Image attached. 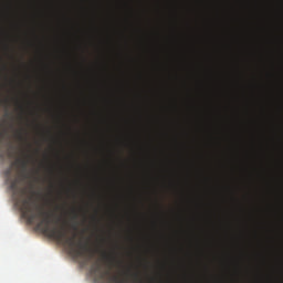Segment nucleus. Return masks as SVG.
Returning <instances> with one entry per match:
<instances>
[{"mask_svg":"<svg viewBox=\"0 0 283 283\" xmlns=\"http://www.w3.org/2000/svg\"><path fill=\"white\" fill-rule=\"evenodd\" d=\"M34 206V201H32L31 197L21 199L22 214L27 217L28 221L33 222L35 219H40L38 228L49 234V237L56 239V242H61V244L67 247L74 258H85L86 260L93 258V252L88 243H83V241H77L76 243V232L69 237L65 226H61V228L56 226L52 227L53 212H48V210H44L41 206H35V211Z\"/></svg>","mask_w":283,"mask_h":283,"instance_id":"f257e3e1","label":"nucleus"},{"mask_svg":"<svg viewBox=\"0 0 283 283\" xmlns=\"http://www.w3.org/2000/svg\"><path fill=\"white\" fill-rule=\"evenodd\" d=\"M30 159H33L32 155H27V157L24 159H17V161H15V164H18L20 166V169L24 177H27L25 172H27V168H28V164H29Z\"/></svg>","mask_w":283,"mask_h":283,"instance_id":"f03ea898","label":"nucleus"},{"mask_svg":"<svg viewBox=\"0 0 283 283\" xmlns=\"http://www.w3.org/2000/svg\"><path fill=\"white\" fill-rule=\"evenodd\" d=\"M92 273H94L96 280H99V281L105 280L106 275H108V273L102 272L101 264H95L94 266H92Z\"/></svg>","mask_w":283,"mask_h":283,"instance_id":"7ed1b4c3","label":"nucleus"},{"mask_svg":"<svg viewBox=\"0 0 283 283\" xmlns=\"http://www.w3.org/2000/svg\"><path fill=\"white\" fill-rule=\"evenodd\" d=\"M17 138H18L20 142H25V143H28L27 137H24L23 130H19V132L17 133Z\"/></svg>","mask_w":283,"mask_h":283,"instance_id":"20e7f679","label":"nucleus"},{"mask_svg":"<svg viewBox=\"0 0 283 283\" xmlns=\"http://www.w3.org/2000/svg\"><path fill=\"white\" fill-rule=\"evenodd\" d=\"M104 258L106 259V260H108V262H111L112 264L114 263V262H116V255L114 254V255H107L106 254V252L104 253Z\"/></svg>","mask_w":283,"mask_h":283,"instance_id":"39448f33","label":"nucleus"},{"mask_svg":"<svg viewBox=\"0 0 283 283\" xmlns=\"http://www.w3.org/2000/svg\"><path fill=\"white\" fill-rule=\"evenodd\" d=\"M19 181L18 179H13L10 184L11 190H18Z\"/></svg>","mask_w":283,"mask_h":283,"instance_id":"423d86ee","label":"nucleus"},{"mask_svg":"<svg viewBox=\"0 0 283 283\" xmlns=\"http://www.w3.org/2000/svg\"><path fill=\"white\" fill-rule=\"evenodd\" d=\"M0 103H3L4 105H10L9 99H2V92L0 90Z\"/></svg>","mask_w":283,"mask_h":283,"instance_id":"0eeeda50","label":"nucleus"},{"mask_svg":"<svg viewBox=\"0 0 283 283\" xmlns=\"http://www.w3.org/2000/svg\"><path fill=\"white\" fill-rule=\"evenodd\" d=\"M109 283H123L118 277H109Z\"/></svg>","mask_w":283,"mask_h":283,"instance_id":"6e6552de","label":"nucleus"},{"mask_svg":"<svg viewBox=\"0 0 283 283\" xmlns=\"http://www.w3.org/2000/svg\"><path fill=\"white\" fill-rule=\"evenodd\" d=\"M132 277L135 280V282H140V277H139L138 273H134L132 275Z\"/></svg>","mask_w":283,"mask_h":283,"instance_id":"1a4fd4ad","label":"nucleus"},{"mask_svg":"<svg viewBox=\"0 0 283 283\" xmlns=\"http://www.w3.org/2000/svg\"><path fill=\"white\" fill-rule=\"evenodd\" d=\"M78 218V212H76V210H73V219H77Z\"/></svg>","mask_w":283,"mask_h":283,"instance_id":"9d476101","label":"nucleus"},{"mask_svg":"<svg viewBox=\"0 0 283 283\" xmlns=\"http://www.w3.org/2000/svg\"><path fill=\"white\" fill-rule=\"evenodd\" d=\"M72 228H73L74 230H77V226H72Z\"/></svg>","mask_w":283,"mask_h":283,"instance_id":"9b49d317","label":"nucleus"},{"mask_svg":"<svg viewBox=\"0 0 283 283\" xmlns=\"http://www.w3.org/2000/svg\"><path fill=\"white\" fill-rule=\"evenodd\" d=\"M2 137H3V133H0V139H2Z\"/></svg>","mask_w":283,"mask_h":283,"instance_id":"f8f14e48","label":"nucleus"},{"mask_svg":"<svg viewBox=\"0 0 283 283\" xmlns=\"http://www.w3.org/2000/svg\"><path fill=\"white\" fill-rule=\"evenodd\" d=\"M11 170H8V175H10Z\"/></svg>","mask_w":283,"mask_h":283,"instance_id":"ddd939ff","label":"nucleus"}]
</instances>
